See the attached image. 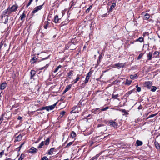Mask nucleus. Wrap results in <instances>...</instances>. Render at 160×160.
<instances>
[{
  "label": "nucleus",
  "mask_w": 160,
  "mask_h": 160,
  "mask_svg": "<svg viewBox=\"0 0 160 160\" xmlns=\"http://www.w3.org/2000/svg\"><path fill=\"white\" fill-rule=\"evenodd\" d=\"M48 22L47 21H45L44 23V27L45 29H47L48 27Z\"/></svg>",
  "instance_id": "4be33fe9"
},
{
  "label": "nucleus",
  "mask_w": 160,
  "mask_h": 160,
  "mask_svg": "<svg viewBox=\"0 0 160 160\" xmlns=\"http://www.w3.org/2000/svg\"><path fill=\"white\" fill-rule=\"evenodd\" d=\"M42 110H46L47 111H49V109L48 106H45V107H42Z\"/></svg>",
  "instance_id": "f704fd0d"
},
{
  "label": "nucleus",
  "mask_w": 160,
  "mask_h": 160,
  "mask_svg": "<svg viewBox=\"0 0 160 160\" xmlns=\"http://www.w3.org/2000/svg\"><path fill=\"white\" fill-rule=\"evenodd\" d=\"M96 55H95V56H94V58H95V59H96Z\"/></svg>",
  "instance_id": "69168bd1"
},
{
  "label": "nucleus",
  "mask_w": 160,
  "mask_h": 160,
  "mask_svg": "<svg viewBox=\"0 0 160 160\" xmlns=\"http://www.w3.org/2000/svg\"><path fill=\"white\" fill-rule=\"evenodd\" d=\"M143 41V38H142L141 37L139 38L138 39H137V40H136V42L138 41L140 42H142Z\"/></svg>",
  "instance_id": "b1692460"
},
{
  "label": "nucleus",
  "mask_w": 160,
  "mask_h": 160,
  "mask_svg": "<svg viewBox=\"0 0 160 160\" xmlns=\"http://www.w3.org/2000/svg\"><path fill=\"white\" fill-rule=\"evenodd\" d=\"M147 56L148 58V59L149 60H151L152 59V57H153V55H152V53L150 52H149L147 54Z\"/></svg>",
  "instance_id": "aec40b11"
},
{
  "label": "nucleus",
  "mask_w": 160,
  "mask_h": 160,
  "mask_svg": "<svg viewBox=\"0 0 160 160\" xmlns=\"http://www.w3.org/2000/svg\"><path fill=\"white\" fill-rule=\"evenodd\" d=\"M125 64V63H118L115 64L114 66L116 68H120L123 67L124 66Z\"/></svg>",
  "instance_id": "20e7f679"
},
{
  "label": "nucleus",
  "mask_w": 160,
  "mask_h": 160,
  "mask_svg": "<svg viewBox=\"0 0 160 160\" xmlns=\"http://www.w3.org/2000/svg\"><path fill=\"white\" fill-rule=\"evenodd\" d=\"M73 142H69L68 144H67L66 145V148H69L73 143Z\"/></svg>",
  "instance_id": "4c0bfd02"
},
{
  "label": "nucleus",
  "mask_w": 160,
  "mask_h": 160,
  "mask_svg": "<svg viewBox=\"0 0 160 160\" xmlns=\"http://www.w3.org/2000/svg\"><path fill=\"white\" fill-rule=\"evenodd\" d=\"M48 66V64H47L46 66H45V67H42L41 68H40L39 69V70H42L43 69L45 68H47Z\"/></svg>",
  "instance_id": "864d4df0"
},
{
  "label": "nucleus",
  "mask_w": 160,
  "mask_h": 160,
  "mask_svg": "<svg viewBox=\"0 0 160 160\" xmlns=\"http://www.w3.org/2000/svg\"><path fill=\"white\" fill-rule=\"evenodd\" d=\"M136 87L137 88V91L138 92H139L141 91V88L139 87H138V85H136Z\"/></svg>",
  "instance_id": "37998d69"
},
{
  "label": "nucleus",
  "mask_w": 160,
  "mask_h": 160,
  "mask_svg": "<svg viewBox=\"0 0 160 160\" xmlns=\"http://www.w3.org/2000/svg\"><path fill=\"white\" fill-rule=\"evenodd\" d=\"M98 127H102L100 129L102 131H105L107 130V128L106 126L102 124H99L98 125Z\"/></svg>",
  "instance_id": "423d86ee"
},
{
  "label": "nucleus",
  "mask_w": 160,
  "mask_h": 160,
  "mask_svg": "<svg viewBox=\"0 0 160 160\" xmlns=\"http://www.w3.org/2000/svg\"><path fill=\"white\" fill-rule=\"evenodd\" d=\"M119 111L123 113L122 114L123 116L125 115H127L128 114V111H126L124 109H120Z\"/></svg>",
  "instance_id": "9b49d317"
},
{
  "label": "nucleus",
  "mask_w": 160,
  "mask_h": 160,
  "mask_svg": "<svg viewBox=\"0 0 160 160\" xmlns=\"http://www.w3.org/2000/svg\"><path fill=\"white\" fill-rule=\"evenodd\" d=\"M33 0H30L29 3L26 6L27 8L31 4Z\"/></svg>",
  "instance_id": "c03bdc74"
},
{
  "label": "nucleus",
  "mask_w": 160,
  "mask_h": 160,
  "mask_svg": "<svg viewBox=\"0 0 160 160\" xmlns=\"http://www.w3.org/2000/svg\"><path fill=\"white\" fill-rule=\"evenodd\" d=\"M48 59V57H46L42 59V60H44V59Z\"/></svg>",
  "instance_id": "13d9d810"
},
{
  "label": "nucleus",
  "mask_w": 160,
  "mask_h": 160,
  "mask_svg": "<svg viewBox=\"0 0 160 160\" xmlns=\"http://www.w3.org/2000/svg\"><path fill=\"white\" fill-rule=\"evenodd\" d=\"M91 74V73L90 72H89L87 75V76L85 80V83H87L89 79V78Z\"/></svg>",
  "instance_id": "6e6552de"
},
{
  "label": "nucleus",
  "mask_w": 160,
  "mask_h": 160,
  "mask_svg": "<svg viewBox=\"0 0 160 160\" xmlns=\"http://www.w3.org/2000/svg\"><path fill=\"white\" fill-rule=\"evenodd\" d=\"M114 92L112 95V98H116L118 96V94H114Z\"/></svg>",
  "instance_id": "e433bc0d"
},
{
  "label": "nucleus",
  "mask_w": 160,
  "mask_h": 160,
  "mask_svg": "<svg viewBox=\"0 0 160 160\" xmlns=\"http://www.w3.org/2000/svg\"><path fill=\"white\" fill-rule=\"evenodd\" d=\"M4 152L3 151L0 152V158L2 157L3 155L4 154Z\"/></svg>",
  "instance_id": "8fccbe9b"
},
{
  "label": "nucleus",
  "mask_w": 160,
  "mask_h": 160,
  "mask_svg": "<svg viewBox=\"0 0 160 160\" xmlns=\"http://www.w3.org/2000/svg\"><path fill=\"white\" fill-rule=\"evenodd\" d=\"M143 143L141 141L137 140L136 141V144L138 146H141L142 145Z\"/></svg>",
  "instance_id": "6ab92c4d"
},
{
  "label": "nucleus",
  "mask_w": 160,
  "mask_h": 160,
  "mask_svg": "<svg viewBox=\"0 0 160 160\" xmlns=\"http://www.w3.org/2000/svg\"><path fill=\"white\" fill-rule=\"evenodd\" d=\"M18 9V6L16 5H13L11 7H9L8 8V10H9V13H11L12 12H14L16 11Z\"/></svg>",
  "instance_id": "f257e3e1"
},
{
  "label": "nucleus",
  "mask_w": 160,
  "mask_h": 160,
  "mask_svg": "<svg viewBox=\"0 0 160 160\" xmlns=\"http://www.w3.org/2000/svg\"><path fill=\"white\" fill-rule=\"evenodd\" d=\"M155 145L156 148L158 149H159L160 148V147L159 144L156 142H155Z\"/></svg>",
  "instance_id": "c9c22d12"
},
{
  "label": "nucleus",
  "mask_w": 160,
  "mask_h": 160,
  "mask_svg": "<svg viewBox=\"0 0 160 160\" xmlns=\"http://www.w3.org/2000/svg\"><path fill=\"white\" fill-rule=\"evenodd\" d=\"M73 71H71L68 73V77L72 76L73 74Z\"/></svg>",
  "instance_id": "473e14b6"
},
{
  "label": "nucleus",
  "mask_w": 160,
  "mask_h": 160,
  "mask_svg": "<svg viewBox=\"0 0 160 160\" xmlns=\"http://www.w3.org/2000/svg\"><path fill=\"white\" fill-rule=\"evenodd\" d=\"M7 86V83L6 82H3L0 85V89L1 90L4 89Z\"/></svg>",
  "instance_id": "9d476101"
},
{
  "label": "nucleus",
  "mask_w": 160,
  "mask_h": 160,
  "mask_svg": "<svg viewBox=\"0 0 160 160\" xmlns=\"http://www.w3.org/2000/svg\"><path fill=\"white\" fill-rule=\"evenodd\" d=\"M75 112H73V111H71V113H74Z\"/></svg>",
  "instance_id": "e2e57ef3"
},
{
  "label": "nucleus",
  "mask_w": 160,
  "mask_h": 160,
  "mask_svg": "<svg viewBox=\"0 0 160 160\" xmlns=\"http://www.w3.org/2000/svg\"><path fill=\"white\" fill-rule=\"evenodd\" d=\"M31 60H35V58H32Z\"/></svg>",
  "instance_id": "680f3d73"
},
{
  "label": "nucleus",
  "mask_w": 160,
  "mask_h": 160,
  "mask_svg": "<svg viewBox=\"0 0 160 160\" xmlns=\"http://www.w3.org/2000/svg\"><path fill=\"white\" fill-rule=\"evenodd\" d=\"M102 56L101 55H100L99 56V59H101V57H102Z\"/></svg>",
  "instance_id": "052dcab7"
},
{
  "label": "nucleus",
  "mask_w": 160,
  "mask_h": 160,
  "mask_svg": "<svg viewBox=\"0 0 160 160\" xmlns=\"http://www.w3.org/2000/svg\"><path fill=\"white\" fill-rule=\"evenodd\" d=\"M108 108V107H105V108H102L101 109V111H105Z\"/></svg>",
  "instance_id": "de8ad7c7"
},
{
  "label": "nucleus",
  "mask_w": 160,
  "mask_h": 160,
  "mask_svg": "<svg viewBox=\"0 0 160 160\" xmlns=\"http://www.w3.org/2000/svg\"><path fill=\"white\" fill-rule=\"evenodd\" d=\"M58 102H56L53 105L51 106H48L49 109V110H52L54 109L55 106L56 105Z\"/></svg>",
  "instance_id": "ddd939ff"
},
{
  "label": "nucleus",
  "mask_w": 160,
  "mask_h": 160,
  "mask_svg": "<svg viewBox=\"0 0 160 160\" xmlns=\"http://www.w3.org/2000/svg\"><path fill=\"white\" fill-rule=\"evenodd\" d=\"M79 79H80L79 75H77V77L76 78V79H75L74 80V83H76L79 80Z\"/></svg>",
  "instance_id": "7c9ffc66"
},
{
  "label": "nucleus",
  "mask_w": 160,
  "mask_h": 160,
  "mask_svg": "<svg viewBox=\"0 0 160 160\" xmlns=\"http://www.w3.org/2000/svg\"><path fill=\"white\" fill-rule=\"evenodd\" d=\"M145 86L150 89L152 85V82L150 81L145 82L144 83Z\"/></svg>",
  "instance_id": "39448f33"
},
{
  "label": "nucleus",
  "mask_w": 160,
  "mask_h": 160,
  "mask_svg": "<svg viewBox=\"0 0 160 160\" xmlns=\"http://www.w3.org/2000/svg\"><path fill=\"white\" fill-rule=\"evenodd\" d=\"M99 156V154H97L95 156L93 157L90 160H96Z\"/></svg>",
  "instance_id": "5701e85b"
},
{
  "label": "nucleus",
  "mask_w": 160,
  "mask_h": 160,
  "mask_svg": "<svg viewBox=\"0 0 160 160\" xmlns=\"http://www.w3.org/2000/svg\"><path fill=\"white\" fill-rule=\"evenodd\" d=\"M89 8H88L87 10V11L88 10H89Z\"/></svg>",
  "instance_id": "338daca9"
},
{
  "label": "nucleus",
  "mask_w": 160,
  "mask_h": 160,
  "mask_svg": "<svg viewBox=\"0 0 160 160\" xmlns=\"http://www.w3.org/2000/svg\"><path fill=\"white\" fill-rule=\"evenodd\" d=\"M25 17V14L24 12L23 13L22 15H21L20 17L21 20L22 21L23 20V19Z\"/></svg>",
  "instance_id": "cd10ccee"
},
{
  "label": "nucleus",
  "mask_w": 160,
  "mask_h": 160,
  "mask_svg": "<svg viewBox=\"0 0 160 160\" xmlns=\"http://www.w3.org/2000/svg\"><path fill=\"white\" fill-rule=\"evenodd\" d=\"M142 107L141 106H140L138 108V109H142Z\"/></svg>",
  "instance_id": "5fc2aeb1"
},
{
  "label": "nucleus",
  "mask_w": 160,
  "mask_h": 160,
  "mask_svg": "<svg viewBox=\"0 0 160 160\" xmlns=\"http://www.w3.org/2000/svg\"><path fill=\"white\" fill-rule=\"evenodd\" d=\"M132 81L131 80H128V79H127L126 80V81L125 82V84H126V85H130L131 82H132Z\"/></svg>",
  "instance_id": "bb28decb"
},
{
  "label": "nucleus",
  "mask_w": 160,
  "mask_h": 160,
  "mask_svg": "<svg viewBox=\"0 0 160 160\" xmlns=\"http://www.w3.org/2000/svg\"><path fill=\"white\" fill-rule=\"evenodd\" d=\"M65 112L64 111H62L60 112V114L61 115H62V117L63 115H64L65 114Z\"/></svg>",
  "instance_id": "3c124183"
},
{
  "label": "nucleus",
  "mask_w": 160,
  "mask_h": 160,
  "mask_svg": "<svg viewBox=\"0 0 160 160\" xmlns=\"http://www.w3.org/2000/svg\"><path fill=\"white\" fill-rule=\"evenodd\" d=\"M67 91H68L67 90H66V89H65V90H64V91L63 92V93H65Z\"/></svg>",
  "instance_id": "bf43d9fd"
},
{
  "label": "nucleus",
  "mask_w": 160,
  "mask_h": 160,
  "mask_svg": "<svg viewBox=\"0 0 160 160\" xmlns=\"http://www.w3.org/2000/svg\"><path fill=\"white\" fill-rule=\"evenodd\" d=\"M55 148H51L49 150L48 152V154L49 155H52L53 153V152L54 151Z\"/></svg>",
  "instance_id": "f3484780"
},
{
  "label": "nucleus",
  "mask_w": 160,
  "mask_h": 160,
  "mask_svg": "<svg viewBox=\"0 0 160 160\" xmlns=\"http://www.w3.org/2000/svg\"><path fill=\"white\" fill-rule=\"evenodd\" d=\"M116 6V4L115 3H113L112 5L110 7V9H112L113 8H114Z\"/></svg>",
  "instance_id": "79ce46f5"
},
{
  "label": "nucleus",
  "mask_w": 160,
  "mask_h": 160,
  "mask_svg": "<svg viewBox=\"0 0 160 160\" xmlns=\"http://www.w3.org/2000/svg\"><path fill=\"white\" fill-rule=\"evenodd\" d=\"M37 149L34 147H32L29 149V152L32 153H35Z\"/></svg>",
  "instance_id": "f8f14e48"
},
{
  "label": "nucleus",
  "mask_w": 160,
  "mask_h": 160,
  "mask_svg": "<svg viewBox=\"0 0 160 160\" xmlns=\"http://www.w3.org/2000/svg\"><path fill=\"white\" fill-rule=\"evenodd\" d=\"M100 61H97V63H99V62H100Z\"/></svg>",
  "instance_id": "0e129e2a"
},
{
  "label": "nucleus",
  "mask_w": 160,
  "mask_h": 160,
  "mask_svg": "<svg viewBox=\"0 0 160 160\" xmlns=\"http://www.w3.org/2000/svg\"><path fill=\"white\" fill-rule=\"evenodd\" d=\"M143 54L142 53H140L139 55L138 56V59H141V58Z\"/></svg>",
  "instance_id": "a18cd8bd"
},
{
  "label": "nucleus",
  "mask_w": 160,
  "mask_h": 160,
  "mask_svg": "<svg viewBox=\"0 0 160 160\" xmlns=\"http://www.w3.org/2000/svg\"><path fill=\"white\" fill-rule=\"evenodd\" d=\"M44 4V3H43L42 5L36 7L34 8V10L32 11V12L33 13H35L37 12L38 11L40 10L42 8V7L43 5Z\"/></svg>",
  "instance_id": "7ed1b4c3"
},
{
  "label": "nucleus",
  "mask_w": 160,
  "mask_h": 160,
  "mask_svg": "<svg viewBox=\"0 0 160 160\" xmlns=\"http://www.w3.org/2000/svg\"><path fill=\"white\" fill-rule=\"evenodd\" d=\"M22 118L21 117L19 116L18 118V120H21Z\"/></svg>",
  "instance_id": "4d7b16f0"
},
{
  "label": "nucleus",
  "mask_w": 160,
  "mask_h": 160,
  "mask_svg": "<svg viewBox=\"0 0 160 160\" xmlns=\"http://www.w3.org/2000/svg\"><path fill=\"white\" fill-rule=\"evenodd\" d=\"M71 134L72 138L75 137L76 135V133L74 131H72Z\"/></svg>",
  "instance_id": "c756f323"
},
{
  "label": "nucleus",
  "mask_w": 160,
  "mask_h": 160,
  "mask_svg": "<svg viewBox=\"0 0 160 160\" xmlns=\"http://www.w3.org/2000/svg\"><path fill=\"white\" fill-rule=\"evenodd\" d=\"M157 88L155 86H152L151 88V91L152 92H154L156 91Z\"/></svg>",
  "instance_id": "393cba45"
},
{
  "label": "nucleus",
  "mask_w": 160,
  "mask_h": 160,
  "mask_svg": "<svg viewBox=\"0 0 160 160\" xmlns=\"http://www.w3.org/2000/svg\"><path fill=\"white\" fill-rule=\"evenodd\" d=\"M62 67V66L61 65H59L57 68H56L55 69V70L54 71V73H56V72L58 71V70L59 69L61 68V67Z\"/></svg>",
  "instance_id": "2f4dec72"
},
{
  "label": "nucleus",
  "mask_w": 160,
  "mask_h": 160,
  "mask_svg": "<svg viewBox=\"0 0 160 160\" xmlns=\"http://www.w3.org/2000/svg\"><path fill=\"white\" fill-rule=\"evenodd\" d=\"M22 138V136L21 135H19L18 136H17L16 138V139L15 140L17 141H20Z\"/></svg>",
  "instance_id": "412c9836"
},
{
  "label": "nucleus",
  "mask_w": 160,
  "mask_h": 160,
  "mask_svg": "<svg viewBox=\"0 0 160 160\" xmlns=\"http://www.w3.org/2000/svg\"><path fill=\"white\" fill-rule=\"evenodd\" d=\"M44 145V142L42 141L40 144L39 146L38 147V148H42Z\"/></svg>",
  "instance_id": "58836bf2"
},
{
  "label": "nucleus",
  "mask_w": 160,
  "mask_h": 160,
  "mask_svg": "<svg viewBox=\"0 0 160 160\" xmlns=\"http://www.w3.org/2000/svg\"><path fill=\"white\" fill-rule=\"evenodd\" d=\"M109 123L110 124V125L113 126L114 128H117L118 126V124L114 121H110Z\"/></svg>",
  "instance_id": "0eeeda50"
},
{
  "label": "nucleus",
  "mask_w": 160,
  "mask_h": 160,
  "mask_svg": "<svg viewBox=\"0 0 160 160\" xmlns=\"http://www.w3.org/2000/svg\"><path fill=\"white\" fill-rule=\"evenodd\" d=\"M30 74L31 75V79H32V77H33L36 74L35 71L34 70H31L30 72Z\"/></svg>",
  "instance_id": "dca6fc26"
},
{
  "label": "nucleus",
  "mask_w": 160,
  "mask_h": 160,
  "mask_svg": "<svg viewBox=\"0 0 160 160\" xmlns=\"http://www.w3.org/2000/svg\"><path fill=\"white\" fill-rule=\"evenodd\" d=\"M8 13V14H10L9 13V10H8V8L7 9V10H5V11H4L2 13V18H5V17H6L5 15H6V14Z\"/></svg>",
  "instance_id": "1a4fd4ad"
},
{
  "label": "nucleus",
  "mask_w": 160,
  "mask_h": 160,
  "mask_svg": "<svg viewBox=\"0 0 160 160\" xmlns=\"http://www.w3.org/2000/svg\"><path fill=\"white\" fill-rule=\"evenodd\" d=\"M130 78L131 79H134L137 78V75L136 74H135L134 75H131L130 76Z\"/></svg>",
  "instance_id": "72a5a7b5"
},
{
  "label": "nucleus",
  "mask_w": 160,
  "mask_h": 160,
  "mask_svg": "<svg viewBox=\"0 0 160 160\" xmlns=\"http://www.w3.org/2000/svg\"><path fill=\"white\" fill-rule=\"evenodd\" d=\"M24 142H23V143H22L21 144V145L20 146H19V148H21V147H22V146L23 145V144H24Z\"/></svg>",
  "instance_id": "6e6d98bb"
},
{
  "label": "nucleus",
  "mask_w": 160,
  "mask_h": 160,
  "mask_svg": "<svg viewBox=\"0 0 160 160\" xmlns=\"http://www.w3.org/2000/svg\"><path fill=\"white\" fill-rule=\"evenodd\" d=\"M71 85H69L66 87L65 89L66 90L68 91L71 88Z\"/></svg>",
  "instance_id": "a19ab883"
},
{
  "label": "nucleus",
  "mask_w": 160,
  "mask_h": 160,
  "mask_svg": "<svg viewBox=\"0 0 160 160\" xmlns=\"http://www.w3.org/2000/svg\"><path fill=\"white\" fill-rule=\"evenodd\" d=\"M59 19L58 16L56 15L54 18V22L55 23H57L58 22Z\"/></svg>",
  "instance_id": "a211bd4d"
},
{
  "label": "nucleus",
  "mask_w": 160,
  "mask_h": 160,
  "mask_svg": "<svg viewBox=\"0 0 160 160\" xmlns=\"http://www.w3.org/2000/svg\"><path fill=\"white\" fill-rule=\"evenodd\" d=\"M38 1V0H36V1Z\"/></svg>",
  "instance_id": "774afa93"
},
{
  "label": "nucleus",
  "mask_w": 160,
  "mask_h": 160,
  "mask_svg": "<svg viewBox=\"0 0 160 160\" xmlns=\"http://www.w3.org/2000/svg\"><path fill=\"white\" fill-rule=\"evenodd\" d=\"M4 116V114H2V115L1 116V117H0V125L2 123V121H3V120L4 119H3Z\"/></svg>",
  "instance_id": "c85d7f7f"
},
{
  "label": "nucleus",
  "mask_w": 160,
  "mask_h": 160,
  "mask_svg": "<svg viewBox=\"0 0 160 160\" xmlns=\"http://www.w3.org/2000/svg\"><path fill=\"white\" fill-rule=\"evenodd\" d=\"M159 52L157 51H156L153 53V57L157 58L159 56Z\"/></svg>",
  "instance_id": "2eb2a0df"
},
{
  "label": "nucleus",
  "mask_w": 160,
  "mask_h": 160,
  "mask_svg": "<svg viewBox=\"0 0 160 160\" xmlns=\"http://www.w3.org/2000/svg\"><path fill=\"white\" fill-rule=\"evenodd\" d=\"M24 157V154H21L18 160H22L23 159Z\"/></svg>",
  "instance_id": "ea45409f"
},
{
  "label": "nucleus",
  "mask_w": 160,
  "mask_h": 160,
  "mask_svg": "<svg viewBox=\"0 0 160 160\" xmlns=\"http://www.w3.org/2000/svg\"><path fill=\"white\" fill-rule=\"evenodd\" d=\"M142 17L144 20H147L150 17V15L148 13L143 12L141 14Z\"/></svg>",
  "instance_id": "f03ea898"
},
{
  "label": "nucleus",
  "mask_w": 160,
  "mask_h": 160,
  "mask_svg": "<svg viewBox=\"0 0 160 160\" xmlns=\"http://www.w3.org/2000/svg\"><path fill=\"white\" fill-rule=\"evenodd\" d=\"M6 16L7 18H6L5 22H4V23L5 24H6L8 21V17L7 16Z\"/></svg>",
  "instance_id": "603ef678"
},
{
  "label": "nucleus",
  "mask_w": 160,
  "mask_h": 160,
  "mask_svg": "<svg viewBox=\"0 0 160 160\" xmlns=\"http://www.w3.org/2000/svg\"><path fill=\"white\" fill-rule=\"evenodd\" d=\"M45 145H48L49 143L50 142V139L49 138H48L46 141H45Z\"/></svg>",
  "instance_id": "a878e982"
},
{
  "label": "nucleus",
  "mask_w": 160,
  "mask_h": 160,
  "mask_svg": "<svg viewBox=\"0 0 160 160\" xmlns=\"http://www.w3.org/2000/svg\"><path fill=\"white\" fill-rule=\"evenodd\" d=\"M157 114L156 113V114H152L151 115H150L148 117V118H150L153 117L155 116Z\"/></svg>",
  "instance_id": "49530a36"
},
{
  "label": "nucleus",
  "mask_w": 160,
  "mask_h": 160,
  "mask_svg": "<svg viewBox=\"0 0 160 160\" xmlns=\"http://www.w3.org/2000/svg\"><path fill=\"white\" fill-rule=\"evenodd\" d=\"M48 158L46 156H44L42 158V160H48Z\"/></svg>",
  "instance_id": "09e8293b"
},
{
  "label": "nucleus",
  "mask_w": 160,
  "mask_h": 160,
  "mask_svg": "<svg viewBox=\"0 0 160 160\" xmlns=\"http://www.w3.org/2000/svg\"><path fill=\"white\" fill-rule=\"evenodd\" d=\"M132 91H133L132 90L127 92L124 95V97H125L127 98L132 93Z\"/></svg>",
  "instance_id": "4468645a"
}]
</instances>
